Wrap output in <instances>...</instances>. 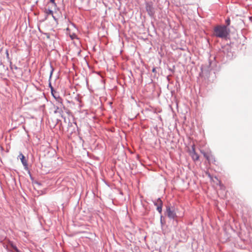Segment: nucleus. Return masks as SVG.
Here are the masks:
<instances>
[{"label":"nucleus","instance_id":"obj_1","mask_svg":"<svg viewBox=\"0 0 252 252\" xmlns=\"http://www.w3.org/2000/svg\"><path fill=\"white\" fill-rule=\"evenodd\" d=\"M229 29L225 25H218L214 27L213 35L217 37L225 38L229 33Z\"/></svg>","mask_w":252,"mask_h":252},{"label":"nucleus","instance_id":"obj_2","mask_svg":"<svg viewBox=\"0 0 252 252\" xmlns=\"http://www.w3.org/2000/svg\"><path fill=\"white\" fill-rule=\"evenodd\" d=\"M166 214L170 219L174 220L177 217L176 213L175 211V208L171 205L166 206Z\"/></svg>","mask_w":252,"mask_h":252},{"label":"nucleus","instance_id":"obj_3","mask_svg":"<svg viewBox=\"0 0 252 252\" xmlns=\"http://www.w3.org/2000/svg\"><path fill=\"white\" fill-rule=\"evenodd\" d=\"M146 9L148 14L152 17L154 15L155 11L152 2H146Z\"/></svg>","mask_w":252,"mask_h":252},{"label":"nucleus","instance_id":"obj_4","mask_svg":"<svg viewBox=\"0 0 252 252\" xmlns=\"http://www.w3.org/2000/svg\"><path fill=\"white\" fill-rule=\"evenodd\" d=\"M18 158H19L21 160V161L24 167V169L26 170H28V165L27 161L25 159V157L23 155L22 153H20L19 155L18 156Z\"/></svg>","mask_w":252,"mask_h":252},{"label":"nucleus","instance_id":"obj_5","mask_svg":"<svg viewBox=\"0 0 252 252\" xmlns=\"http://www.w3.org/2000/svg\"><path fill=\"white\" fill-rule=\"evenodd\" d=\"M192 158L193 160L196 161L199 159L198 155L195 152V150L193 148H192V151L190 153Z\"/></svg>","mask_w":252,"mask_h":252},{"label":"nucleus","instance_id":"obj_6","mask_svg":"<svg viewBox=\"0 0 252 252\" xmlns=\"http://www.w3.org/2000/svg\"><path fill=\"white\" fill-rule=\"evenodd\" d=\"M153 202L154 205L157 207L160 206V205L161 206L163 205L162 201L160 198H158L157 200L153 201Z\"/></svg>","mask_w":252,"mask_h":252},{"label":"nucleus","instance_id":"obj_7","mask_svg":"<svg viewBox=\"0 0 252 252\" xmlns=\"http://www.w3.org/2000/svg\"><path fill=\"white\" fill-rule=\"evenodd\" d=\"M201 152L203 155L204 157L208 160V161H211L210 158H214V156L211 154H209L203 151H201Z\"/></svg>","mask_w":252,"mask_h":252},{"label":"nucleus","instance_id":"obj_8","mask_svg":"<svg viewBox=\"0 0 252 252\" xmlns=\"http://www.w3.org/2000/svg\"><path fill=\"white\" fill-rule=\"evenodd\" d=\"M44 12L46 14V15L45 17V20H46L47 19V17L49 15H53V10H52L50 9H45Z\"/></svg>","mask_w":252,"mask_h":252},{"label":"nucleus","instance_id":"obj_9","mask_svg":"<svg viewBox=\"0 0 252 252\" xmlns=\"http://www.w3.org/2000/svg\"><path fill=\"white\" fill-rule=\"evenodd\" d=\"M50 67H51V71H50V73L49 79L51 78L52 76L53 75V71L54 70V68L51 64H50Z\"/></svg>","mask_w":252,"mask_h":252},{"label":"nucleus","instance_id":"obj_10","mask_svg":"<svg viewBox=\"0 0 252 252\" xmlns=\"http://www.w3.org/2000/svg\"><path fill=\"white\" fill-rule=\"evenodd\" d=\"M162 205H160V206L157 207V210L158 211V212L160 214H161L162 212Z\"/></svg>","mask_w":252,"mask_h":252},{"label":"nucleus","instance_id":"obj_11","mask_svg":"<svg viewBox=\"0 0 252 252\" xmlns=\"http://www.w3.org/2000/svg\"><path fill=\"white\" fill-rule=\"evenodd\" d=\"M49 86H50V87L51 90V93H52V95L54 96V98L57 99V97H56V96L53 93V87L51 86V84H49Z\"/></svg>","mask_w":252,"mask_h":252},{"label":"nucleus","instance_id":"obj_12","mask_svg":"<svg viewBox=\"0 0 252 252\" xmlns=\"http://www.w3.org/2000/svg\"><path fill=\"white\" fill-rule=\"evenodd\" d=\"M50 2L54 5L55 7H57V4L55 2V0H50Z\"/></svg>","mask_w":252,"mask_h":252},{"label":"nucleus","instance_id":"obj_13","mask_svg":"<svg viewBox=\"0 0 252 252\" xmlns=\"http://www.w3.org/2000/svg\"><path fill=\"white\" fill-rule=\"evenodd\" d=\"M225 22L226 23L227 26H229L230 25V19H227V20H226Z\"/></svg>","mask_w":252,"mask_h":252},{"label":"nucleus","instance_id":"obj_14","mask_svg":"<svg viewBox=\"0 0 252 252\" xmlns=\"http://www.w3.org/2000/svg\"><path fill=\"white\" fill-rule=\"evenodd\" d=\"M160 223L161 225L164 224V222H163V216L162 215L160 216Z\"/></svg>","mask_w":252,"mask_h":252},{"label":"nucleus","instance_id":"obj_15","mask_svg":"<svg viewBox=\"0 0 252 252\" xmlns=\"http://www.w3.org/2000/svg\"><path fill=\"white\" fill-rule=\"evenodd\" d=\"M10 67H11V69H13V68H14L15 69H18V67L16 65H10Z\"/></svg>","mask_w":252,"mask_h":252},{"label":"nucleus","instance_id":"obj_16","mask_svg":"<svg viewBox=\"0 0 252 252\" xmlns=\"http://www.w3.org/2000/svg\"><path fill=\"white\" fill-rule=\"evenodd\" d=\"M211 158V161L210 162H213L214 161H215V158L214 157V158Z\"/></svg>","mask_w":252,"mask_h":252},{"label":"nucleus","instance_id":"obj_17","mask_svg":"<svg viewBox=\"0 0 252 252\" xmlns=\"http://www.w3.org/2000/svg\"><path fill=\"white\" fill-rule=\"evenodd\" d=\"M6 57H7V58H9V54H8V50H6Z\"/></svg>","mask_w":252,"mask_h":252},{"label":"nucleus","instance_id":"obj_18","mask_svg":"<svg viewBox=\"0 0 252 252\" xmlns=\"http://www.w3.org/2000/svg\"><path fill=\"white\" fill-rule=\"evenodd\" d=\"M152 72H154V73H156V68L155 67H154L153 68Z\"/></svg>","mask_w":252,"mask_h":252},{"label":"nucleus","instance_id":"obj_19","mask_svg":"<svg viewBox=\"0 0 252 252\" xmlns=\"http://www.w3.org/2000/svg\"><path fill=\"white\" fill-rule=\"evenodd\" d=\"M52 17L53 18V19L55 20H57V19L56 18V17L54 16V14H53V15H52Z\"/></svg>","mask_w":252,"mask_h":252},{"label":"nucleus","instance_id":"obj_20","mask_svg":"<svg viewBox=\"0 0 252 252\" xmlns=\"http://www.w3.org/2000/svg\"><path fill=\"white\" fill-rule=\"evenodd\" d=\"M58 109H59V108H58V107H57V110L55 111V113H57V112H58Z\"/></svg>","mask_w":252,"mask_h":252}]
</instances>
